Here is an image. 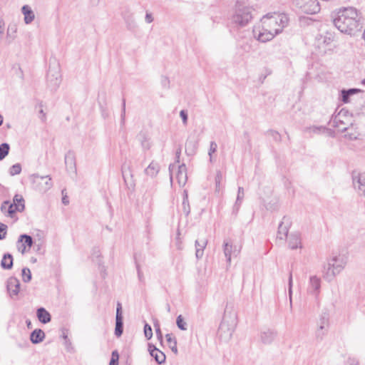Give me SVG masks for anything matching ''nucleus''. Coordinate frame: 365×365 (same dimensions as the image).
Masks as SVG:
<instances>
[{"label":"nucleus","mask_w":365,"mask_h":365,"mask_svg":"<svg viewBox=\"0 0 365 365\" xmlns=\"http://www.w3.org/2000/svg\"><path fill=\"white\" fill-rule=\"evenodd\" d=\"M140 143L143 147V148L145 150H149L150 148V143L149 139L147 138V137L143 134L140 136Z\"/></svg>","instance_id":"obj_40"},{"label":"nucleus","mask_w":365,"mask_h":365,"mask_svg":"<svg viewBox=\"0 0 365 365\" xmlns=\"http://www.w3.org/2000/svg\"><path fill=\"white\" fill-rule=\"evenodd\" d=\"M118 359H119V354H118V351H113L112 352L110 365H118Z\"/></svg>","instance_id":"obj_44"},{"label":"nucleus","mask_w":365,"mask_h":365,"mask_svg":"<svg viewBox=\"0 0 365 365\" xmlns=\"http://www.w3.org/2000/svg\"><path fill=\"white\" fill-rule=\"evenodd\" d=\"M45 336V333L43 330L36 329L31 333L30 340L34 344H39L43 341Z\"/></svg>","instance_id":"obj_25"},{"label":"nucleus","mask_w":365,"mask_h":365,"mask_svg":"<svg viewBox=\"0 0 365 365\" xmlns=\"http://www.w3.org/2000/svg\"><path fill=\"white\" fill-rule=\"evenodd\" d=\"M175 168V165H173V164H170L169 165V172H170V180L172 181L173 180V170Z\"/></svg>","instance_id":"obj_58"},{"label":"nucleus","mask_w":365,"mask_h":365,"mask_svg":"<svg viewBox=\"0 0 365 365\" xmlns=\"http://www.w3.org/2000/svg\"><path fill=\"white\" fill-rule=\"evenodd\" d=\"M10 146L8 143H4L0 145V160H4L9 154Z\"/></svg>","instance_id":"obj_37"},{"label":"nucleus","mask_w":365,"mask_h":365,"mask_svg":"<svg viewBox=\"0 0 365 365\" xmlns=\"http://www.w3.org/2000/svg\"><path fill=\"white\" fill-rule=\"evenodd\" d=\"M223 175L221 171L217 170L216 175H215V184L216 187H219L220 184L221 182V180H222Z\"/></svg>","instance_id":"obj_49"},{"label":"nucleus","mask_w":365,"mask_h":365,"mask_svg":"<svg viewBox=\"0 0 365 365\" xmlns=\"http://www.w3.org/2000/svg\"><path fill=\"white\" fill-rule=\"evenodd\" d=\"M361 113L365 114V102L361 105Z\"/></svg>","instance_id":"obj_64"},{"label":"nucleus","mask_w":365,"mask_h":365,"mask_svg":"<svg viewBox=\"0 0 365 365\" xmlns=\"http://www.w3.org/2000/svg\"><path fill=\"white\" fill-rule=\"evenodd\" d=\"M359 91L358 89L356 88H351L349 90H342L341 91V100L344 103H348L349 97L357 93Z\"/></svg>","instance_id":"obj_36"},{"label":"nucleus","mask_w":365,"mask_h":365,"mask_svg":"<svg viewBox=\"0 0 365 365\" xmlns=\"http://www.w3.org/2000/svg\"><path fill=\"white\" fill-rule=\"evenodd\" d=\"M320 288L321 279L316 275L311 276L308 284L307 292L317 299L320 292Z\"/></svg>","instance_id":"obj_12"},{"label":"nucleus","mask_w":365,"mask_h":365,"mask_svg":"<svg viewBox=\"0 0 365 365\" xmlns=\"http://www.w3.org/2000/svg\"><path fill=\"white\" fill-rule=\"evenodd\" d=\"M277 336V332L272 329H265L260 331L259 338L264 344H271Z\"/></svg>","instance_id":"obj_16"},{"label":"nucleus","mask_w":365,"mask_h":365,"mask_svg":"<svg viewBox=\"0 0 365 365\" xmlns=\"http://www.w3.org/2000/svg\"><path fill=\"white\" fill-rule=\"evenodd\" d=\"M166 340L168 341V346L171 351L177 354H178V348H177V340L175 336H173L172 334H167L165 335Z\"/></svg>","instance_id":"obj_32"},{"label":"nucleus","mask_w":365,"mask_h":365,"mask_svg":"<svg viewBox=\"0 0 365 365\" xmlns=\"http://www.w3.org/2000/svg\"><path fill=\"white\" fill-rule=\"evenodd\" d=\"M207 245V240L206 239L196 240L195 242V256L197 259H201L204 254V250Z\"/></svg>","instance_id":"obj_21"},{"label":"nucleus","mask_w":365,"mask_h":365,"mask_svg":"<svg viewBox=\"0 0 365 365\" xmlns=\"http://www.w3.org/2000/svg\"><path fill=\"white\" fill-rule=\"evenodd\" d=\"M245 196L244 188L242 187H238L237 196L235 204L234 205V211L237 212L240 209V205Z\"/></svg>","instance_id":"obj_34"},{"label":"nucleus","mask_w":365,"mask_h":365,"mask_svg":"<svg viewBox=\"0 0 365 365\" xmlns=\"http://www.w3.org/2000/svg\"><path fill=\"white\" fill-rule=\"evenodd\" d=\"M253 34L257 40L262 43L271 41L275 36L269 29H267L262 24L261 27L254 28Z\"/></svg>","instance_id":"obj_10"},{"label":"nucleus","mask_w":365,"mask_h":365,"mask_svg":"<svg viewBox=\"0 0 365 365\" xmlns=\"http://www.w3.org/2000/svg\"><path fill=\"white\" fill-rule=\"evenodd\" d=\"M145 20L148 24L153 21V17L150 13L147 12L145 14Z\"/></svg>","instance_id":"obj_55"},{"label":"nucleus","mask_w":365,"mask_h":365,"mask_svg":"<svg viewBox=\"0 0 365 365\" xmlns=\"http://www.w3.org/2000/svg\"><path fill=\"white\" fill-rule=\"evenodd\" d=\"M22 279L24 282H29L31 279V272L28 267L22 269Z\"/></svg>","instance_id":"obj_39"},{"label":"nucleus","mask_w":365,"mask_h":365,"mask_svg":"<svg viewBox=\"0 0 365 365\" xmlns=\"http://www.w3.org/2000/svg\"><path fill=\"white\" fill-rule=\"evenodd\" d=\"M352 182L358 194L365 197V173L354 174Z\"/></svg>","instance_id":"obj_11"},{"label":"nucleus","mask_w":365,"mask_h":365,"mask_svg":"<svg viewBox=\"0 0 365 365\" xmlns=\"http://www.w3.org/2000/svg\"><path fill=\"white\" fill-rule=\"evenodd\" d=\"M351 115L349 111L341 109L336 115L332 117L331 120V125L337 128L339 131L344 132L351 125Z\"/></svg>","instance_id":"obj_7"},{"label":"nucleus","mask_w":365,"mask_h":365,"mask_svg":"<svg viewBox=\"0 0 365 365\" xmlns=\"http://www.w3.org/2000/svg\"><path fill=\"white\" fill-rule=\"evenodd\" d=\"M346 262V257L342 255H337L331 257L324 267V278L329 281L332 280L344 269Z\"/></svg>","instance_id":"obj_3"},{"label":"nucleus","mask_w":365,"mask_h":365,"mask_svg":"<svg viewBox=\"0 0 365 365\" xmlns=\"http://www.w3.org/2000/svg\"><path fill=\"white\" fill-rule=\"evenodd\" d=\"M7 290L11 297L16 296L20 290V282L16 277H10L7 281Z\"/></svg>","instance_id":"obj_18"},{"label":"nucleus","mask_w":365,"mask_h":365,"mask_svg":"<svg viewBox=\"0 0 365 365\" xmlns=\"http://www.w3.org/2000/svg\"><path fill=\"white\" fill-rule=\"evenodd\" d=\"M7 225L0 222V240H4L7 233Z\"/></svg>","instance_id":"obj_43"},{"label":"nucleus","mask_w":365,"mask_h":365,"mask_svg":"<svg viewBox=\"0 0 365 365\" xmlns=\"http://www.w3.org/2000/svg\"><path fill=\"white\" fill-rule=\"evenodd\" d=\"M9 204V201H4L1 205V210L3 212H7L8 205Z\"/></svg>","instance_id":"obj_54"},{"label":"nucleus","mask_w":365,"mask_h":365,"mask_svg":"<svg viewBox=\"0 0 365 365\" xmlns=\"http://www.w3.org/2000/svg\"><path fill=\"white\" fill-rule=\"evenodd\" d=\"M125 100H123L122 112H121V123L123 124L125 122Z\"/></svg>","instance_id":"obj_53"},{"label":"nucleus","mask_w":365,"mask_h":365,"mask_svg":"<svg viewBox=\"0 0 365 365\" xmlns=\"http://www.w3.org/2000/svg\"><path fill=\"white\" fill-rule=\"evenodd\" d=\"M217 145L215 142H210V149L208 155H210V160L212 161V154L214 153L217 150Z\"/></svg>","instance_id":"obj_45"},{"label":"nucleus","mask_w":365,"mask_h":365,"mask_svg":"<svg viewBox=\"0 0 365 365\" xmlns=\"http://www.w3.org/2000/svg\"><path fill=\"white\" fill-rule=\"evenodd\" d=\"M60 75L58 71H55L54 73H52V71L49 70L48 73V82L51 83H53L54 86H58L61 82L59 78Z\"/></svg>","instance_id":"obj_33"},{"label":"nucleus","mask_w":365,"mask_h":365,"mask_svg":"<svg viewBox=\"0 0 365 365\" xmlns=\"http://www.w3.org/2000/svg\"><path fill=\"white\" fill-rule=\"evenodd\" d=\"M62 202L65 205H68L69 203V201H68V197H67L66 195L63 196V197H62Z\"/></svg>","instance_id":"obj_62"},{"label":"nucleus","mask_w":365,"mask_h":365,"mask_svg":"<svg viewBox=\"0 0 365 365\" xmlns=\"http://www.w3.org/2000/svg\"><path fill=\"white\" fill-rule=\"evenodd\" d=\"M136 269H137V272H138V279L140 282H145V278H144V275L140 269V265L139 264H137L136 265Z\"/></svg>","instance_id":"obj_52"},{"label":"nucleus","mask_w":365,"mask_h":365,"mask_svg":"<svg viewBox=\"0 0 365 365\" xmlns=\"http://www.w3.org/2000/svg\"><path fill=\"white\" fill-rule=\"evenodd\" d=\"M237 325L236 314L231 312L225 311L222 321L219 327V333L224 334L225 337H231Z\"/></svg>","instance_id":"obj_5"},{"label":"nucleus","mask_w":365,"mask_h":365,"mask_svg":"<svg viewBox=\"0 0 365 365\" xmlns=\"http://www.w3.org/2000/svg\"><path fill=\"white\" fill-rule=\"evenodd\" d=\"M252 19V8L244 6L237 1L235 12L231 17L232 26L236 29L245 27L250 22Z\"/></svg>","instance_id":"obj_4"},{"label":"nucleus","mask_w":365,"mask_h":365,"mask_svg":"<svg viewBox=\"0 0 365 365\" xmlns=\"http://www.w3.org/2000/svg\"><path fill=\"white\" fill-rule=\"evenodd\" d=\"M176 324L178 326V327L180 329V330H187V323L185 322L183 317L182 315H179L177 319H176Z\"/></svg>","instance_id":"obj_38"},{"label":"nucleus","mask_w":365,"mask_h":365,"mask_svg":"<svg viewBox=\"0 0 365 365\" xmlns=\"http://www.w3.org/2000/svg\"><path fill=\"white\" fill-rule=\"evenodd\" d=\"M272 136L274 137V138L277 140H280V135L278 132L277 131H272Z\"/></svg>","instance_id":"obj_59"},{"label":"nucleus","mask_w":365,"mask_h":365,"mask_svg":"<svg viewBox=\"0 0 365 365\" xmlns=\"http://www.w3.org/2000/svg\"><path fill=\"white\" fill-rule=\"evenodd\" d=\"M21 171V166L19 163L13 165L9 169V174L12 176L18 175Z\"/></svg>","instance_id":"obj_41"},{"label":"nucleus","mask_w":365,"mask_h":365,"mask_svg":"<svg viewBox=\"0 0 365 365\" xmlns=\"http://www.w3.org/2000/svg\"><path fill=\"white\" fill-rule=\"evenodd\" d=\"M63 344H64L65 348L67 351H68V352L74 351V348H73V346L72 345V342L70 339L64 340Z\"/></svg>","instance_id":"obj_47"},{"label":"nucleus","mask_w":365,"mask_h":365,"mask_svg":"<svg viewBox=\"0 0 365 365\" xmlns=\"http://www.w3.org/2000/svg\"><path fill=\"white\" fill-rule=\"evenodd\" d=\"M36 315L38 319L43 324H47L51 320V314L43 307H40L37 309Z\"/></svg>","instance_id":"obj_26"},{"label":"nucleus","mask_w":365,"mask_h":365,"mask_svg":"<svg viewBox=\"0 0 365 365\" xmlns=\"http://www.w3.org/2000/svg\"><path fill=\"white\" fill-rule=\"evenodd\" d=\"M292 283H293V281H292V272H289V282H288V285H289V300H290V303L292 304Z\"/></svg>","instance_id":"obj_46"},{"label":"nucleus","mask_w":365,"mask_h":365,"mask_svg":"<svg viewBox=\"0 0 365 365\" xmlns=\"http://www.w3.org/2000/svg\"><path fill=\"white\" fill-rule=\"evenodd\" d=\"M62 338L64 339V340H67V339H68V333H67V330H63V333H62Z\"/></svg>","instance_id":"obj_61"},{"label":"nucleus","mask_w":365,"mask_h":365,"mask_svg":"<svg viewBox=\"0 0 365 365\" xmlns=\"http://www.w3.org/2000/svg\"><path fill=\"white\" fill-rule=\"evenodd\" d=\"M155 334H156V336H157L158 339L160 341V343H162L163 337V334L161 332V329H156Z\"/></svg>","instance_id":"obj_56"},{"label":"nucleus","mask_w":365,"mask_h":365,"mask_svg":"<svg viewBox=\"0 0 365 365\" xmlns=\"http://www.w3.org/2000/svg\"><path fill=\"white\" fill-rule=\"evenodd\" d=\"M160 171V165L159 164L153 160L148 166L145 169V174L150 178H155L157 176Z\"/></svg>","instance_id":"obj_24"},{"label":"nucleus","mask_w":365,"mask_h":365,"mask_svg":"<svg viewBox=\"0 0 365 365\" xmlns=\"http://www.w3.org/2000/svg\"><path fill=\"white\" fill-rule=\"evenodd\" d=\"M13 203L15 204H24V199L20 195H15L13 199Z\"/></svg>","instance_id":"obj_50"},{"label":"nucleus","mask_w":365,"mask_h":365,"mask_svg":"<svg viewBox=\"0 0 365 365\" xmlns=\"http://www.w3.org/2000/svg\"><path fill=\"white\" fill-rule=\"evenodd\" d=\"M288 245L290 249L295 250L302 247L301 237L299 233H292L288 237Z\"/></svg>","instance_id":"obj_22"},{"label":"nucleus","mask_w":365,"mask_h":365,"mask_svg":"<svg viewBox=\"0 0 365 365\" xmlns=\"http://www.w3.org/2000/svg\"><path fill=\"white\" fill-rule=\"evenodd\" d=\"M347 365H359V362L355 359L349 358L347 360Z\"/></svg>","instance_id":"obj_57"},{"label":"nucleus","mask_w":365,"mask_h":365,"mask_svg":"<svg viewBox=\"0 0 365 365\" xmlns=\"http://www.w3.org/2000/svg\"><path fill=\"white\" fill-rule=\"evenodd\" d=\"M123 18L128 30H134L137 27L133 14L130 11H125L123 14Z\"/></svg>","instance_id":"obj_23"},{"label":"nucleus","mask_w":365,"mask_h":365,"mask_svg":"<svg viewBox=\"0 0 365 365\" xmlns=\"http://www.w3.org/2000/svg\"><path fill=\"white\" fill-rule=\"evenodd\" d=\"M241 248L233 245L230 240H225L223 242V252L228 266H230L232 257H237L240 253Z\"/></svg>","instance_id":"obj_9"},{"label":"nucleus","mask_w":365,"mask_h":365,"mask_svg":"<svg viewBox=\"0 0 365 365\" xmlns=\"http://www.w3.org/2000/svg\"><path fill=\"white\" fill-rule=\"evenodd\" d=\"M21 12L24 15V22L26 24H31L35 18V15L34 11L31 10L30 6L28 5H24L21 8Z\"/></svg>","instance_id":"obj_28"},{"label":"nucleus","mask_w":365,"mask_h":365,"mask_svg":"<svg viewBox=\"0 0 365 365\" xmlns=\"http://www.w3.org/2000/svg\"><path fill=\"white\" fill-rule=\"evenodd\" d=\"M197 148V141L195 140H191L189 138L185 143V152L188 155H192L196 152Z\"/></svg>","instance_id":"obj_30"},{"label":"nucleus","mask_w":365,"mask_h":365,"mask_svg":"<svg viewBox=\"0 0 365 365\" xmlns=\"http://www.w3.org/2000/svg\"><path fill=\"white\" fill-rule=\"evenodd\" d=\"M33 189L40 193H45L49 190L53 182L49 175L41 176L38 174H33L29 177Z\"/></svg>","instance_id":"obj_6"},{"label":"nucleus","mask_w":365,"mask_h":365,"mask_svg":"<svg viewBox=\"0 0 365 365\" xmlns=\"http://www.w3.org/2000/svg\"><path fill=\"white\" fill-rule=\"evenodd\" d=\"M180 116L182 118V123L184 125L187 123V113L185 110H182L180 112Z\"/></svg>","instance_id":"obj_51"},{"label":"nucleus","mask_w":365,"mask_h":365,"mask_svg":"<svg viewBox=\"0 0 365 365\" xmlns=\"http://www.w3.org/2000/svg\"><path fill=\"white\" fill-rule=\"evenodd\" d=\"M34 244L33 238L26 234L21 235L17 241V249L21 253L26 252V247L31 248Z\"/></svg>","instance_id":"obj_15"},{"label":"nucleus","mask_w":365,"mask_h":365,"mask_svg":"<svg viewBox=\"0 0 365 365\" xmlns=\"http://www.w3.org/2000/svg\"><path fill=\"white\" fill-rule=\"evenodd\" d=\"M176 178L180 186H184L187 182V168L184 163L178 166Z\"/></svg>","instance_id":"obj_19"},{"label":"nucleus","mask_w":365,"mask_h":365,"mask_svg":"<svg viewBox=\"0 0 365 365\" xmlns=\"http://www.w3.org/2000/svg\"><path fill=\"white\" fill-rule=\"evenodd\" d=\"M288 23L289 17L284 13L267 14L261 19V24L275 36L282 33Z\"/></svg>","instance_id":"obj_2"},{"label":"nucleus","mask_w":365,"mask_h":365,"mask_svg":"<svg viewBox=\"0 0 365 365\" xmlns=\"http://www.w3.org/2000/svg\"><path fill=\"white\" fill-rule=\"evenodd\" d=\"M285 217L283 221L279 225L277 238L280 240H284L287 238L289 232V222H285Z\"/></svg>","instance_id":"obj_20"},{"label":"nucleus","mask_w":365,"mask_h":365,"mask_svg":"<svg viewBox=\"0 0 365 365\" xmlns=\"http://www.w3.org/2000/svg\"><path fill=\"white\" fill-rule=\"evenodd\" d=\"M160 83L164 88H169L170 80L167 76H162L160 79Z\"/></svg>","instance_id":"obj_48"},{"label":"nucleus","mask_w":365,"mask_h":365,"mask_svg":"<svg viewBox=\"0 0 365 365\" xmlns=\"http://www.w3.org/2000/svg\"><path fill=\"white\" fill-rule=\"evenodd\" d=\"M180 154H181V149L179 148L178 150H177L176 153H175V155H176V163H180Z\"/></svg>","instance_id":"obj_60"},{"label":"nucleus","mask_w":365,"mask_h":365,"mask_svg":"<svg viewBox=\"0 0 365 365\" xmlns=\"http://www.w3.org/2000/svg\"><path fill=\"white\" fill-rule=\"evenodd\" d=\"M292 4L305 14H314L320 11L317 0H292Z\"/></svg>","instance_id":"obj_8"},{"label":"nucleus","mask_w":365,"mask_h":365,"mask_svg":"<svg viewBox=\"0 0 365 365\" xmlns=\"http://www.w3.org/2000/svg\"><path fill=\"white\" fill-rule=\"evenodd\" d=\"M182 209L183 213L187 216L190 212V207L188 201V195L186 190L184 191L183 200L182 202Z\"/></svg>","instance_id":"obj_35"},{"label":"nucleus","mask_w":365,"mask_h":365,"mask_svg":"<svg viewBox=\"0 0 365 365\" xmlns=\"http://www.w3.org/2000/svg\"><path fill=\"white\" fill-rule=\"evenodd\" d=\"M335 35L333 32L327 31L324 34H319L316 37V43L318 47L324 48L329 46L334 41Z\"/></svg>","instance_id":"obj_14"},{"label":"nucleus","mask_w":365,"mask_h":365,"mask_svg":"<svg viewBox=\"0 0 365 365\" xmlns=\"http://www.w3.org/2000/svg\"><path fill=\"white\" fill-rule=\"evenodd\" d=\"M329 317L327 314H324L321 316L319 322V328L317 331V337H322L324 334V329L328 326Z\"/></svg>","instance_id":"obj_27"},{"label":"nucleus","mask_w":365,"mask_h":365,"mask_svg":"<svg viewBox=\"0 0 365 365\" xmlns=\"http://www.w3.org/2000/svg\"><path fill=\"white\" fill-rule=\"evenodd\" d=\"M1 266L4 269H10L13 267V257L9 253H6L4 255L1 262Z\"/></svg>","instance_id":"obj_29"},{"label":"nucleus","mask_w":365,"mask_h":365,"mask_svg":"<svg viewBox=\"0 0 365 365\" xmlns=\"http://www.w3.org/2000/svg\"><path fill=\"white\" fill-rule=\"evenodd\" d=\"M333 22L338 30L349 35H354L363 28L361 13L354 7L340 9Z\"/></svg>","instance_id":"obj_1"},{"label":"nucleus","mask_w":365,"mask_h":365,"mask_svg":"<svg viewBox=\"0 0 365 365\" xmlns=\"http://www.w3.org/2000/svg\"><path fill=\"white\" fill-rule=\"evenodd\" d=\"M123 312L121 303H117L116 316H115V335L120 337L123 332Z\"/></svg>","instance_id":"obj_13"},{"label":"nucleus","mask_w":365,"mask_h":365,"mask_svg":"<svg viewBox=\"0 0 365 365\" xmlns=\"http://www.w3.org/2000/svg\"><path fill=\"white\" fill-rule=\"evenodd\" d=\"M144 334L147 339H150L153 336L152 328L148 324H145L144 326Z\"/></svg>","instance_id":"obj_42"},{"label":"nucleus","mask_w":365,"mask_h":365,"mask_svg":"<svg viewBox=\"0 0 365 365\" xmlns=\"http://www.w3.org/2000/svg\"><path fill=\"white\" fill-rule=\"evenodd\" d=\"M148 351L151 356L155 359L158 364H161L165 361L166 357L165 354L156 348L154 345L149 344Z\"/></svg>","instance_id":"obj_17"},{"label":"nucleus","mask_w":365,"mask_h":365,"mask_svg":"<svg viewBox=\"0 0 365 365\" xmlns=\"http://www.w3.org/2000/svg\"><path fill=\"white\" fill-rule=\"evenodd\" d=\"M153 325H154V327H155V330H156V329H160V326L159 322L158 320L155 321Z\"/></svg>","instance_id":"obj_63"},{"label":"nucleus","mask_w":365,"mask_h":365,"mask_svg":"<svg viewBox=\"0 0 365 365\" xmlns=\"http://www.w3.org/2000/svg\"><path fill=\"white\" fill-rule=\"evenodd\" d=\"M24 204H15L10 203L8 205L7 213L8 215L12 217L16 212H21L24 210Z\"/></svg>","instance_id":"obj_31"}]
</instances>
